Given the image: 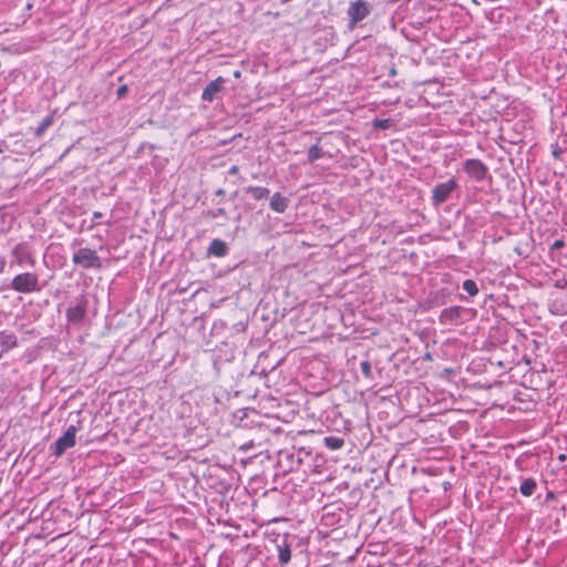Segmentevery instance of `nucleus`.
Wrapping results in <instances>:
<instances>
[{"label":"nucleus","mask_w":567,"mask_h":567,"mask_svg":"<svg viewBox=\"0 0 567 567\" xmlns=\"http://www.w3.org/2000/svg\"><path fill=\"white\" fill-rule=\"evenodd\" d=\"M560 154H561V150L556 145L553 150V156L555 158H559L560 157Z\"/></svg>","instance_id":"4be33fe9"},{"label":"nucleus","mask_w":567,"mask_h":567,"mask_svg":"<svg viewBox=\"0 0 567 567\" xmlns=\"http://www.w3.org/2000/svg\"><path fill=\"white\" fill-rule=\"evenodd\" d=\"M76 432L78 427L75 425H70L66 432L56 440L54 444V454L56 456H61L65 450L74 446Z\"/></svg>","instance_id":"20e7f679"},{"label":"nucleus","mask_w":567,"mask_h":567,"mask_svg":"<svg viewBox=\"0 0 567 567\" xmlns=\"http://www.w3.org/2000/svg\"><path fill=\"white\" fill-rule=\"evenodd\" d=\"M371 10V6L363 1L358 0L352 2L348 9V16L350 17V28H354V25L363 20Z\"/></svg>","instance_id":"7ed1b4c3"},{"label":"nucleus","mask_w":567,"mask_h":567,"mask_svg":"<svg viewBox=\"0 0 567 567\" xmlns=\"http://www.w3.org/2000/svg\"><path fill=\"white\" fill-rule=\"evenodd\" d=\"M288 207V200L281 194L276 193L270 199V208L277 213H284Z\"/></svg>","instance_id":"1a4fd4ad"},{"label":"nucleus","mask_w":567,"mask_h":567,"mask_svg":"<svg viewBox=\"0 0 567 567\" xmlns=\"http://www.w3.org/2000/svg\"><path fill=\"white\" fill-rule=\"evenodd\" d=\"M72 261L83 268H100L101 262L96 252L90 248H81L73 254Z\"/></svg>","instance_id":"f03ea898"},{"label":"nucleus","mask_w":567,"mask_h":567,"mask_svg":"<svg viewBox=\"0 0 567 567\" xmlns=\"http://www.w3.org/2000/svg\"><path fill=\"white\" fill-rule=\"evenodd\" d=\"M279 559L281 563L287 564L290 559V550L289 549L280 550Z\"/></svg>","instance_id":"6ab92c4d"},{"label":"nucleus","mask_w":567,"mask_h":567,"mask_svg":"<svg viewBox=\"0 0 567 567\" xmlns=\"http://www.w3.org/2000/svg\"><path fill=\"white\" fill-rule=\"evenodd\" d=\"M224 79L221 76L214 81H210L202 93V99L206 102H212L216 97V94L221 91Z\"/></svg>","instance_id":"0eeeda50"},{"label":"nucleus","mask_w":567,"mask_h":567,"mask_svg":"<svg viewBox=\"0 0 567 567\" xmlns=\"http://www.w3.org/2000/svg\"><path fill=\"white\" fill-rule=\"evenodd\" d=\"M52 124V117L51 116H47L42 120L41 124L39 125V127L37 128V132L35 134L38 136L42 135Z\"/></svg>","instance_id":"dca6fc26"},{"label":"nucleus","mask_w":567,"mask_h":567,"mask_svg":"<svg viewBox=\"0 0 567 567\" xmlns=\"http://www.w3.org/2000/svg\"><path fill=\"white\" fill-rule=\"evenodd\" d=\"M127 92V86L126 85H123L121 87H118L117 90V96L121 99L123 97Z\"/></svg>","instance_id":"aec40b11"},{"label":"nucleus","mask_w":567,"mask_h":567,"mask_svg":"<svg viewBox=\"0 0 567 567\" xmlns=\"http://www.w3.org/2000/svg\"><path fill=\"white\" fill-rule=\"evenodd\" d=\"M231 173H236L237 172V167L236 166H233L231 169H230Z\"/></svg>","instance_id":"a878e982"},{"label":"nucleus","mask_w":567,"mask_h":567,"mask_svg":"<svg viewBox=\"0 0 567 567\" xmlns=\"http://www.w3.org/2000/svg\"><path fill=\"white\" fill-rule=\"evenodd\" d=\"M466 173L477 182L483 181L487 175V167L478 159H468L465 162Z\"/></svg>","instance_id":"423d86ee"},{"label":"nucleus","mask_w":567,"mask_h":567,"mask_svg":"<svg viewBox=\"0 0 567 567\" xmlns=\"http://www.w3.org/2000/svg\"><path fill=\"white\" fill-rule=\"evenodd\" d=\"M321 157V150L318 145H312L308 151V158L310 162H315Z\"/></svg>","instance_id":"f3484780"},{"label":"nucleus","mask_w":567,"mask_h":567,"mask_svg":"<svg viewBox=\"0 0 567 567\" xmlns=\"http://www.w3.org/2000/svg\"><path fill=\"white\" fill-rule=\"evenodd\" d=\"M536 488V483L533 478H526L520 487H519V492L524 495V496H530L534 491Z\"/></svg>","instance_id":"ddd939ff"},{"label":"nucleus","mask_w":567,"mask_h":567,"mask_svg":"<svg viewBox=\"0 0 567 567\" xmlns=\"http://www.w3.org/2000/svg\"><path fill=\"white\" fill-rule=\"evenodd\" d=\"M246 192L252 196L254 199L260 200L262 198L268 197L269 189L265 187H258V186H249Z\"/></svg>","instance_id":"f8f14e48"},{"label":"nucleus","mask_w":567,"mask_h":567,"mask_svg":"<svg viewBox=\"0 0 567 567\" xmlns=\"http://www.w3.org/2000/svg\"><path fill=\"white\" fill-rule=\"evenodd\" d=\"M209 254L216 257H223L227 254V246L225 241L220 239H214L208 248Z\"/></svg>","instance_id":"9d476101"},{"label":"nucleus","mask_w":567,"mask_h":567,"mask_svg":"<svg viewBox=\"0 0 567 567\" xmlns=\"http://www.w3.org/2000/svg\"><path fill=\"white\" fill-rule=\"evenodd\" d=\"M101 216H102V214H101V213H99V212H95V213H94V218H100Z\"/></svg>","instance_id":"393cba45"},{"label":"nucleus","mask_w":567,"mask_h":567,"mask_svg":"<svg viewBox=\"0 0 567 567\" xmlns=\"http://www.w3.org/2000/svg\"><path fill=\"white\" fill-rule=\"evenodd\" d=\"M563 245H564V244H563V241H561V240H556V241L554 243V245H553V248H559V247H561Z\"/></svg>","instance_id":"5701e85b"},{"label":"nucleus","mask_w":567,"mask_h":567,"mask_svg":"<svg viewBox=\"0 0 567 567\" xmlns=\"http://www.w3.org/2000/svg\"><path fill=\"white\" fill-rule=\"evenodd\" d=\"M85 312H86L85 303L80 302L76 306L68 309L66 317L70 322L80 323L84 319Z\"/></svg>","instance_id":"6e6552de"},{"label":"nucleus","mask_w":567,"mask_h":567,"mask_svg":"<svg viewBox=\"0 0 567 567\" xmlns=\"http://www.w3.org/2000/svg\"><path fill=\"white\" fill-rule=\"evenodd\" d=\"M472 3L476 4V6H480V1L478 0H471Z\"/></svg>","instance_id":"bb28decb"},{"label":"nucleus","mask_w":567,"mask_h":567,"mask_svg":"<svg viewBox=\"0 0 567 567\" xmlns=\"http://www.w3.org/2000/svg\"><path fill=\"white\" fill-rule=\"evenodd\" d=\"M463 290L466 291L471 297H474L478 293V288L475 281L467 279L463 282Z\"/></svg>","instance_id":"2eb2a0df"},{"label":"nucleus","mask_w":567,"mask_h":567,"mask_svg":"<svg viewBox=\"0 0 567 567\" xmlns=\"http://www.w3.org/2000/svg\"><path fill=\"white\" fill-rule=\"evenodd\" d=\"M456 184L453 179L436 185L432 192V199L435 205L444 203L451 193L455 189Z\"/></svg>","instance_id":"39448f33"},{"label":"nucleus","mask_w":567,"mask_h":567,"mask_svg":"<svg viewBox=\"0 0 567 567\" xmlns=\"http://www.w3.org/2000/svg\"><path fill=\"white\" fill-rule=\"evenodd\" d=\"M4 268V261L0 260V274L3 271Z\"/></svg>","instance_id":"b1692460"},{"label":"nucleus","mask_w":567,"mask_h":567,"mask_svg":"<svg viewBox=\"0 0 567 567\" xmlns=\"http://www.w3.org/2000/svg\"><path fill=\"white\" fill-rule=\"evenodd\" d=\"M223 213H224V209H223V208H219V209H218V214H220V215H221Z\"/></svg>","instance_id":"cd10ccee"},{"label":"nucleus","mask_w":567,"mask_h":567,"mask_svg":"<svg viewBox=\"0 0 567 567\" xmlns=\"http://www.w3.org/2000/svg\"><path fill=\"white\" fill-rule=\"evenodd\" d=\"M0 344L3 348H6L7 350L12 349L17 346V337L11 332L1 331L0 332Z\"/></svg>","instance_id":"9b49d317"},{"label":"nucleus","mask_w":567,"mask_h":567,"mask_svg":"<svg viewBox=\"0 0 567 567\" xmlns=\"http://www.w3.org/2000/svg\"><path fill=\"white\" fill-rule=\"evenodd\" d=\"M324 445L332 450H339L343 446V440L337 436H327L324 437Z\"/></svg>","instance_id":"4468645a"},{"label":"nucleus","mask_w":567,"mask_h":567,"mask_svg":"<svg viewBox=\"0 0 567 567\" xmlns=\"http://www.w3.org/2000/svg\"><path fill=\"white\" fill-rule=\"evenodd\" d=\"M11 288L21 293H31L41 290L38 276L32 272L17 275L11 281Z\"/></svg>","instance_id":"f257e3e1"},{"label":"nucleus","mask_w":567,"mask_h":567,"mask_svg":"<svg viewBox=\"0 0 567 567\" xmlns=\"http://www.w3.org/2000/svg\"><path fill=\"white\" fill-rule=\"evenodd\" d=\"M361 372L365 378H371L372 375V367L369 361H362L360 363Z\"/></svg>","instance_id":"a211bd4d"},{"label":"nucleus","mask_w":567,"mask_h":567,"mask_svg":"<svg viewBox=\"0 0 567 567\" xmlns=\"http://www.w3.org/2000/svg\"><path fill=\"white\" fill-rule=\"evenodd\" d=\"M388 120H384V121H377L375 122V126L378 127H381V128H386L388 127Z\"/></svg>","instance_id":"412c9836"}]
</instances>
